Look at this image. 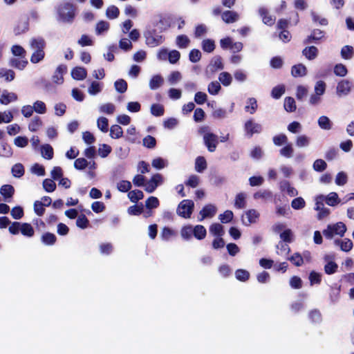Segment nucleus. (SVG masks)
Wrapping results in <instances>:
<instances>
[{
  "instance_id": "37",
  "label": "nucleus",
  "mask_w": 354,
  "mask_h": 354,
  "mask_svg": "<svg viewBox=\"0 0 354 354\" xmlns=\"http://www.w3.org/2000/svg\"><path fill=\"white\" fill-rule=\"evenodd\" d=\"M209 231L214 235L222 236L224 234V230L222 225L220 223H213L209 227Z\"/></svg>"
},
{
  "instance_id": "50",
  "label": "nucleus",
  "mask_w": 354,
  "mask_h": 354,
  "mask_svg": "<svg viewBox=\"0 0 354 354\" xmlns=\"http://www.w3.org/2000/svg\"><path fill=\"white\" fill-rule=\"evenodd\" d=\"M159 200L158 199V198L155 196H149L145 202V207L148 209L157 208L159 206Z\"/></svg>"
},
{
  "instance_id": "22",
  "label": "nucleus",
  "mask_w": 354,
  "mask_h": 354,
  "mask_svg": "<svg viewBox=\"0 0 354 354\" xmlns=\"http://www.w3.org/2000/svg\"><path fill=\"white\" fill-rule=\"evenodd\" d=\"M9 64L12 67L23 70L28 64V61L25 58H12L10 59Z\"/></svg>"
},
{
  "instance_id": "61",
  "label": "nucleus",
  "mask_w": 354,
  "mask_h": 354,
  "mask_svg": "<svg viewBox=\"0 0 354 354\" xmlns=\"http://www.w3.org/2000/svg\"><path fill=\"white\" fill-rule=\"evenodd\" d=\"M306 205L304 199L301 197L294 198L291 202V206L294 209H301Z\"/></svg>"
},
{
  "instance_id": "31",
  "label": "nucleus",
  "mask_w": 354,
  "mask_h": 354,
  "mask_svg": "<svg viewBox=\"0 0 354 354\" xmlns=\"http://www.w3.org/2000/svg\"><path fill=\"white\" fill-rule=\"evenodd\" d=\"M123 136V130L120 125L114 124L111 127L110 136L114 139H118Z\"/></svg>"
},
{
  "instance_id": "10",
  "label": "nucleus",
  "mask_w": 354,
  "mask_h": 354,
  "mask_svg": "<svg viewBox=\"0 0 354 354\" xmlns=\"http://www.w3.org/2000/svg\"><path fill=\"white\" fill-rule=\"evenodd\" d=\"M66 72V66L63 64L58 66L53 75V82L56 84H62L64 82L63 75Z\"/></svg>"
},
{
  "instance_id": "7",
  "label": "nucleus",
  "mask_w": 354,
  "mask_h": 354,
  "mask_svg": "<svg viewBox=\"0 0 354 354\" xmlns=\"http://www.w3.org/2000/svg\"><path fill=\"white\" fill-rule=\"evenodd\" d=\"M325 32L323 30L319 29H314L312 30L311 34L304 39V44H319L320 41L325 37Z\"/></svg>"
},
{
  "instance_id": "1",
  "label": "nucleus",
  "mask_w": 354,
  "mask_h": 354,
  "mask_svg": "<svg viewBox=\"0 0 354 354\" xmlns=\"http://www.w3.org/2000/svg\"><path fill=\"white\" fill-rule=\"evenodd\" d=\"M75 10L76 8L73 3L66 2L60 4L57 9V20L72 24L75 17Z\"/></svg>"
},
{
  "instance_id": "20",
  "label": "nucleus",
  "mask_w": 354,
  "mask_h": 354,
  "mask_svg": "<svg viewBox=\"0 0 354 354\" xmlns=\"http://www.w3.org/2000/svg\"><path fill=\"white\" fill-rule=\"evenodd\" d=\"M302 54L309 60L315 59L318 55V49L315 46L306 47L302 50Z\"/></svg>"
},
{
  "instance_id": "44",
  "label": "nucleus",
  "mask_w": 354,
  "mask_h": 354,
  "mask_svg": "<svg viewBox=\"0 0 354 354\" xmlns=\"http://www.w3.org/2000/svg\"><path fill=\"white\" fill-rule=\"evenodd\" d=\"M1 156L3 157H10L12 155V149L7 142H1L0 147Z\"/></svg>"
},
{
  "instance_id": "4",
  "label": "nucleus",
  "mask_w": 354,
  "mask_h": 354,
  "mask_svg": "<svg viewBox=\"0 0 354 354\" xmlns=\"http://www.w3.org/2000/svg\"><path fill=\"white\" fill-rule=\"evenodd\" d=\"M194 207V203L193 201L189 199L183 200L179 203L176 212L178 216L185 218H189L191 217Z\"/></svg>"
},
{
  "instance_id": "45",
  "label": "nucleus",
  "mask_w": 354,
  "mask_h": 354,
  "mask_svg": "<svg viewBox=\"0 0 354 354\" xmlns=\"http://www.w3.org/2000/svg\"><path fill=\"white\" fill-rule=\"evenodd\" d=\"M218 80L223 86H227L231 84L232 77L229 73L222 72L218 76Z\"/></svg>"
},
{
  "instance_id": "8",
  "label": "nucleus",
  "mask_w": 354,
  "mask_h": 354,
  "mask_svg": "<svg viewBox=\"0 0 354 354\" xmlns=\"http://www.w3.org/2000/svg\"><path fill=\"white\" fill-rule=\"evenodd\" d=\"M259 217V214L257 211L252 209L245 212V216H242L241 220L245 225L248 226L252 223H256Z\"/></svg>"
},
{
  "instance_id": "2",
  "label": "nucleus",
  "mask_w": 354,
  "mask_h": 354,
  "mask_svg": "<svg viewBox=\"0 0 354 354\" xmlns=\"http://www.w3.org/2000/svg\"><path fill=\"white\" fill-rule=\"evenodd\" d=\"M30 44L31 48L34 50V52L30 57V62L32 64H37L42 61L45 57V40L41 37L32 38L30 40Z\"/></svg>"
},
{
  "instance_id": "41",
  "label": "nucleus",
  "mask_w": 354,
  "mask_h": 354,
  "mask_svg": "<svg viewBox=\"0 0 354 354\" xmlns=\"http://www.w3.org/2000/svg\"><path fill=\"white\" fill-rule=\"evenodd\" d=\"M318 124L322 129L329 130L332 128L331 122L327 116L322 115L319 117Z\"/></svg>"
},
{
  "instance_id": "62",
  "label": "nucleus",
  "mask_w": 354,
  "mask_h": 354,
  "mask_svg": "<svg viewBox=\"0 0 354 354\" xmlns=\"http://www.w3.org/2000/svg\"><path fill=\"white\" fill-rule=\"evenodd\" d=\"M233 217L234 214L231 210H226L219 215V219L223 223H230L233 219Z\"/></svg>"
},
{
  "instance_id": "15",
  "label": "nucleus",
  "mask_w": 354,
  "mask_h": 354,
  "mask_svg": "<svg viewBox=\"0 0 354 354\" xmlns=\"http://www.w3.org/2000/svg\"><path fill=\"white\" fill-rule=\"evenodd\" d=\"M87 71L85 68L76 66L71 71V76L74 80H82L86 77Z\"/></svg>"
},
{
  "instance_id": "63",
  "label": "nucleus",
  "mask_w": 354,
  "mask_h": 354,
  "mask_svg": "<svg viewBox=\"0 0 354 354\" xmlns=\"http://www.w3.org/2000/svg\"><path fill=\"white\" fill-rule=\"evenodd\" d=\"M194 227L192 225L184 226L181 230V236L185 239H189L194 236Z\"/></svg>"
},
{
  "instance_id": "39",
  "label": "nucleus",
  "mask_w": 354,
  "mask_h": 354,
  "mask_svg": "<svg viewBox=\"0 0 354 354\" xmlns=\"http://www.w3.org/2000/svg\"><path fill=\"white\" fill-rule=\"evenodd\" d=\"M190 43V40L185 35H180L176 37V45L180 48H187Z\"/></svg>"
},
{
  "instance_id": "34",
  "label": "nucleus",
  "mask_w": 354,
  "mask_h": 354,
  "mask_svg": "<svg viewBox=\"0 0 354 354\" xmlns=\"http://www.w3.org/2000/svg\"><path fill=\"white\" fill-rule=\"evenodd\" d=\"M324 201H326V204L330 206H335L340 202L336 192H330L326 197H325Z\"/></svg>"
},
{
  "instance_id": "46",
  "label": "nucleus",
  "mask_w": 354,
  "mask_h": 354,
  "mask_svg": "<svg viewBox=\"0 0 354 354\" xmlns=\"http://www.w3.org/2000/svg\"><path fill=\"white\" fill-rule=\"evenodd\" d=\"M151 113L153 115L159 117L164 114L165 109L163 106L160 104H153L151 106Z\"/></svg>"
},
{
  "instance_id": "32",
  "label": "nucleus",
  "mask_w": 354,
  "mask_h": 354,
  "mask_svg": "<svg viewBox=\"0 0 354 354\" xmlns=\"http://www.w3.org/2000/svg\"><path fill=\"white\" fill-rule=\"evenodd\" d=\"M354 50L351 46H344L341 50V56L344 59H350L353 57Z\"/></svg>"
},
{
  "instance_id": "38",
  "label": "nucleus",
  "mask_w": 354,
  "mask_h": 354,
  "mask_svg": "<svg viewBox=\"0 0 354 354\" xmlns=\"http://www.w3.org/2000/svg\"><path fill=\"white\" fill-rule=\"evenodd\" d=\"M15 73L12 70L1 68H0V77H4L7 82L15 79Z\"/></svg>"
},
{
  "instance_id": "51",
  "label": "nucleus",
  "mask_w": 354,
  "mask_h": 354,
  "mask_svg": "<svg viewBox=\"0 0 354 354\" xmlns=\"http://www.w3.org/2000/svg\"><path fill=\"white\" fill-rule=\"evenodd\" d=\"M127 212L131 215H140L143 212V205L140 203L131 205L128 208Z\"/></svg>"
},
{
  "instance_id": "24",
  "label": "nucleus",
  "mask_w": 354,
  "mask_h": 354,
  "mask_svg": "<svg viewBox=\"0 0 354 354\" xmlns=\"http://www.w3.org/2000/svg\"><path fill=\"white\" fill-rule=\"evenodd\" d=\"M164 82V80L160 75H153L149 81V87L151 90L159 88Z\"/></svg>"
},
{
  "instance_id": "30",
  "label": "nucleus",
  "mask_w": 354,
  "mask_h": 354,
  "mask_svg": "<svg viewBox=\"0 0 354 354\" xmlns=\"http://www.w3.org/2000/svg\"><path fill=\"white\" fill-rule=\"evenodd\" d=\"M128 197L132 203H137L144 198V194L141 190L135 189L129 192Z\"/></svg>"
},
{
  "instance_id": "14",
  "label": "nucleus",
  "mask_w": 354,
  "mask_h": 354,
  "mask_svg": "<svg viewBox=\"0 0 354 354\" xmlns=\"http://www.w3.org/2000/svg\"><path fill=\"white\" fill-rule=\"evenodd\" d=\"M0 194L3 196L4 200L7 202H10L8 198H12L15 194V188L11 185H4L0 188Z\"/></svg>"
},
{
  "instance_id": "56",
  "label": "nucleus",
  "mask_w": 354,
  "mask_h": 354,
  "mask_svg": "<svg viewBox=\"0 0 354 354\" xmlns=\"http://www.w3.org/2000/svg\"><path fill=\"white\" fill-rule=\"evenodd\" d=\"M43 187L47 192H53L56 189V184L53 180L46 178L43 181Z\"/></svg>"
},
{
  "instance_id": "48",
  "label": "nucleus",
  "mask_w": 354,
  "mask_h": 354,
  "mask_svg": "<svg viewBox=\"0 0 354 354\" xmlns=\"http://www.w3.org/2000/svg\"><path fill=\"white\" fill-rule=\"evenodd\" d=\"M285 86L283 85H278L272 88L271 95L274 99H279L285 93Z\"/></svg>"
},
{
  "instance_id": "55",
  "label": "nucleus",
  "mask_w": 354,
  "mask_h": 354,
  "mask_svg": "<svg viewBox=\"0 0 354 354\" xmlns=\"http://www.w3.org/2000/svg\"><path fill=\"white\" fill-rule=\"evenodd\" d=\"M131 183L129 180H122L117 184L118 189L121 192H127L131 189Z\"/></svg>"
},
{
  "instance_id": "18",
  "label": "nucleus",
  "mask_w": 354,
  "mask_h": 354,
  "mask_svg": "<svg viewBox=\"0 0 354 354\" xmlns=\"http://www.w3.org/2000/svg\"><path fill=\"white\" fill-rule=\"evenodd\" d=\"M307 73L306 67L302 64H298L292 66L291 74L294 77H303Z\"/></svg>"
},
{
  "instance_id": "35",
  "label": "nucleus",
  "mask_w": 354,
  "mask_h": 354,
  "mask_svg": "<svg viewBox=\"0 0 354 354\" xmlns=\"http://www.w3.org/2000/svg\"><path fill=\"white\" fill-rule=\"evenodd\" d=\"M296 104L293 97H286L284 100V109L288 112H293L296 110Z\"/></svg>"
},
{
  "instance_id": "12",
  "label": "nucleus",
  "mask_w": 354,
  "mask_h": 354,
  "mask_svg": "<svg viewBox=\"0 0 354 354\" xmlns=\"http://www.w3.org/2000/svg\"><path fill=\"white\" fill-rule=\"evenodd\" d=\"M351 83L347 80H342L337 86V94L339 96L346 95L351 91Z\"/></svg>"
},
{
  "instance_id": "13",
  "label": "nucleus",
  "mask_w": 354,
  "mask_h": 354,
  "mask_svg": "<svg viewBox=\"0 0 354 354\" xmlns=\"http://www.w3.org/2000/svg\"><path fill=\"white\" fill-rule=\"evenodd\" d=\"M216 212V209L214 205L212 204H208L205 205L203 209L200 211V215L201 218L199 221H203L205 218H212L213 217Z\"/></svg>"
},
{
  "instance_id": "59",
  "label": "nucleus",
  "mask_w": 354,
  "mask_h": 354,
  "mask_svg": "<svg viewBox=\"0 0 354 354\" xmlns=\"http://www.w3.org/2000/svg\"><path fill=\"white\" fill-rule=\"evenodd\" d=\"M97 127L102 132H107L109 130V121L108 119L104 117H100L97 121Z\"/></svg>"
},
{
  "instance_id": "17",
  "label": "nucleus",
  "mask_w": 354,
  "mask_h": 354,
  "mask_svg": "<svg viewBox=\"0 0 354 354\" xmlns=\"http://www.w3.org/2000/svg\"><path fill=\"white\" fill-rule=\"evenodd\" d=\"M335 244L340 247L341 250L348 252L351 251L353 247L352 241L350 239L345 238L343 240H335Z\"/></svg>"
},
{
  "instance_id": "53",
  "label": "nucleus",
  "mask_w": 354,
  "mask_h": 354,
  "mask_svg": "<svg viewBox=\"0 0 354 354\" xmlns=\"http://www.w3.org/2000/svg\"><path fill=\"white\" fill-rule=\"evenodd\" d=\"M338 266L335 261H329L324 266V272L327 274H333L337 270Z\"/></svg>"
},
{
  "instance_id": "5",
  "label": "nucleus",
  "mask_w": 354,
  "mask_h": 354,
  "mask_svg": "<svg viewBox=\"0 0 354 354\" xmlns=\"http://www.w3.org/2000/svg\"><path fill=\"white\" fill-rule=\"evenodd\" d=\"M162 183V176L160 174H153L145 185V190L147 193L153 192L157 187Z\"/></svg>"
},
{
  "instance_id": "27",
  "label": "nucleus",
  "mask_w": 354,
  "mask_h": 354,
  "mask_svg": "<svg viewBox=\"0 0 354 354\" xmlns=\"http://www.w3.org/2000/svg\"><path fill=\"white\" fill-rule=\"evenodd\" d=\"M41 151L42 156L47 160H50L53 158L54 152L53 147L48 145L46 144L41 146Z\"/></svg>"
},
{
  "instance_id": "3",
  "label": "nucleus",
  "mask_w": 354,
  "mask_h": 354,
  "mask_svg": "<svg viewBox=\"0 0 354 354\" xmlns=\"http://www.w3.org/2000/svg\"><path fill=\"white\" fill-rule=\"evenodd\" d=\"M144 36L145 37L146 44L149 47L158 46L164 41L163 36L158 34L156 29L145 31Z\"/></svg>"
},
{
  "instance_id": "47",
  "label": "nucleus",
  "mask_w": 354,
  "mask_h": 354,
  "mask_svg": "<svg viewBox=\"0 0 354 354\" xmlns=\"http://www.w3.org/2000/svg\"><path fill=\"white\" fill-rule=\"evenodd\" d=\"M106 15L109 19H113L119 16L120 10L115 6H111L106 9Z\"/></svg>"
},
{
  "instance_id": "29",
  "label": "nucleus",
  "mask_w": 354,
  "mask_h": 354,
  "mask_svg": "<svg viewBox=\"0 0 354 354\" xmlns=\"http://www.w3.org/2000/svg\"><path fill=\"white\" fill-rule=\"evenodd\" d=\"M11 171L15 178H21L25 173L24 167L21 163H17L12 167Z\"/></svg>"
},
{
  "instance_id": "11",
  "label": "nucleus",
  "mask_w": 354,
  "mask_h": 354,
  "mask_svg": "<svg viewBox=\"0 0 354 354\" xmlns=\"http://www.w3.org/2000/svg\"><path fill=\"white\" fill-rule=\"evenodd\" d=\"M245 131L247 134L252 136L254 133H258L261 131V126L259 124L254 122L252 120H248L245 123Z\"/></svg>"
},
{
  "instance_id": "23",
  "label": "nucleus",
  "mask_w": 354,
  "mask_h": 354,
  "mask_svg": "<svg viewBox=\"0 0 354 354\" xmlns=\"http://www.w3.org/2000/svg\"><path fill=\"white\" fill-rule=\"evenodd\" d=\"M194 236L198 240H203L205 238L207 231L205 227L202 225H197L194 227Z\"/></svg>"
},
{
  "instance_id": "42",
  "label": "nucleus",
  "mask_w": 354,
  "mask_h": 354,
  "mask_svg": "<svg viewBox=\"0 0 354 354\" xmlns=\"http://www.w3.org/2000/svg\"><path fill=\"white\" fill-rule=\"evenodd\" d=\"M247 104L248 105L245 107V111L250 112L251 114L254 113L258 107L257 100L250 97L248 100Z\"/></svg>"
},
{
  "instance_id": "57",
  "label": "nucleus",
  "mask_w": 354,
  "mask_h": 354,
  "mask_svg": "<svg viewBox=\"0 0 354 354\" xmlns=\"http://www.w3.org/2000/svg\"><path fill=\"white\" fill-rule=\"evenodd\" d=\"M295 266L299 267L302 266L304 263V259L302 256L299 252L294 253L288 259Z\"/></svg>"
},
{
  "instance_id": "43",
  "label": "nucleus",
  "mask_w": 354,
  "mask_h": 354,
  "mask_svg": "<svg viewBox=\"0 0 354 354\" xmlns=\"http://www.w3.org/2000/svg\"><path fill=\"white\" fill-rule=\"evenodd\" d=\"M333 230L335 234H338L340 236H343L346 231V225L342 222L337 223L332 225Z\"/></svg>"
},
{
  "instance_id": "28",
  "label": "nucleus",
  "mask_w": 354,
  "mask_h": 354,
  "mask_svg": "<svg viewBox=\"0 0 354 354\" xmlns=\"http://www.w3.org/2000/svg\"><path fill=\"white\" fill-rule=\"evenodd\" d=\"M214 41L210 39H205L202 41V49L206 53H212L215 49Z\"/></svg>"
},
{
  "instance_id": "9",
  "label": "nucleus",
  "mask_w": 354,
  "mask_h": 354,
  "mask_svg": "<svg viewBox=\"0 0 354 354\" xmlns=\"http://www.w3.org/2000/svg\"><path fill=\"white\" fill-rule=\"evenodd\" d=\"M258 12L261 17L263 24L268 26H272L274 24L276 18L269 13V11L266 8H259Z\"/></svg>"
},
{
  "instance_id": "58",
  "label": "nucleus",
  "mask_w": 354,
  "mask_h": 354,
  "mask_svg": "<svg viewBox=\"0 0 354 354\" xmlns=\"http://www.w3.org/2000/svg\"><path fill=\"white\" fill-rule=\"evenodd\" d=\"M143 145L149 149H153L156 145V138L150 135L147 136L143 138Z\"/></svg>"
},
{
  "instance_id": "6",
  "label": "nucleus",
  "mask_w": 354,
  "mask_h": 354,
  "mask_svg": "<svg viewBox=\"0 0 354 354\" xmlns=\"http://www.w3.org/2000/svg\"><path fill=\"white\" fill-rule=\"evenodd\" d=\"M204 143L209 152L216 150L218 144V136L213 133H207L203 136Z\"/></svg>"
},
{
  "instance_id": "64",
  "label": "nucleus",
  "mask_w": 354,
  "mask_h": 354,
  "mask_svg": "<svg viewBox=\"0 0 354 354\" xmlns=\"http://www.w3.org/2000/svg\"><path fill=\"white\" fill-rule=\"evenodd\" d=\"M33 110L39 114H44L46 112V106L44 102L37 100L33 104Z\"/></svg>"
},
{
  "instance_id": "36",
  "label": "nucleus",
  "mask_w": 354,
  "mask_h": 354,
  "mask_svg": "<svg viewBox=\"0 0 354 354\" xmlns=\"http://www.w3.org/2000/svg\"><path fill=\"white\" fill-rule=\"evenodd\" d=\"M115 90L120 93H124L128 88L127 82L123 79H119L114 83Z\"/></svg>"
},
{
  "instance_id": "16",
  "label": "nucleus",
  "mask_w": 354,
  "mask_h": 354,
  "mask_svg": "<svg viewBox=\"0 0 354 354\" xmlns=\"http://www.w3.org/2000/svg\"><path fill=\"white\" fill-rule=\"evenodd\" d=\"M221 18L226 24H231L239 19V15L235 11L226 10L222 13Z\"/></svg>"
},
{
  "instance_id": "49",
  "label": "nucleus",
  "mask_w": 354,
  "mask_h": 354,
  "mask_svg": "<svg viewBox=\"0 0 354 354\" xmlns=\"http://www.w3.org/2000/svg\"><path fill=\"white\" fill-rule=\"evenodd\" d=\"M308 317L313 323H319L322 321V314L317 309L310 310L308 313Z\"/></svg>"
},
{
  "instance_id": "60",
  "label": "nucleus",
  "mask_w": 354,
  "mask_h": 354,
  "mask_svg": "<svg viewBox=\"0 0 354 354\" xmlns=\"http://www.w3.org/2000/svg\"><path fill=\"white\" fill-rule=\"evenodd\" d=\"M347 73L348 71L346 66L342 64H337L334 67V73L337 76L344 77Z\"/></svg>"
},
{
  "instance_id": "52",
  "label": "nucleus",
  "mask_w": 354,
  "mask_h": 354,
  "mask_svg": "<svg viewBox=\"0 0 354 354\" xmlns=\"http://www.w3.org/2000/svg\"><path fill=\"white\" fill-rule=\"evenodd\" d=\"M76 225L81 229H85L88 226L89 221L84 214H82L77 216Z\"/></svg>"
},
{
  "instance_id": "40",
  "label": "nucleus",
  "mask_w": 354,
  "mask_h": 354,
  "mask_svg": "<svg viewBox=\"0 0 354 354\" xmlns=\"http://www.w3.org/2000/svg\"><path fill=\"white\" fill-rule=\"evenodd\" d=\"M236 278L240 281H247L250 279V272L244 269H238L235 272Z\"/></svg>"
},
{
  "instance_id": "54",
  "label": "nucleus",
  "mask_w": 354,
  "mask_h": 354,
  "mask_svg": "<svg viewBox=\"0 0 354 354\" xmlns=\"http://www.w3.org/2000/svg\"><path fill=\"white\" fill-rule=\"evenodd\" d=\"M42 125V121L39 116H35L28 125L29 130L36 131Z\"/></svg>"
},
{
  "instance_id": "25",
  "label": "nucleus",
  "mask_w": 354,
  "mask_h": 354,
  "mask_svg": "<svg viewBox=\"0 0 354 354\" xmlns=\"http://www.w3.org/2000/svg\"><path fill=\"white\" fill-rule=\"evenodd\" d=\"M207 162L203 156H198L195 160V170L198 173H202L207 169Z\"/></svg>"
},
{
  "instance_id": "33",
  "label": "nucleus",
  "mask_w": 354,
  "mask_h": 354,
  "mask_svg": "<svg viewBox=\"0 0 354 354\" xmlns=\"http://www.w3.org/2000/svg\"><path fill=\"white\" fill-rule=\"evenodd\" d=\"M21 233L26 236L32 237L34 235L35 231L33 227L30 223H21Z\"/></svg>"
},
{
  "instance_id": "21",
  "label": "nucleus",
  "mask_w": 354,
  "mask_h": 354,
  "mask_svg": "<svg viewBox=\"0 0 354 354\" xmlns=\"http://www.w3.org/2000/svg\"><path fill=\"white\" fill-rule=\"evenodd\" d=\"M41 241L46 245H53L56 243L57 237L51 232H45L42 234Z\"/></svg>"
},
{
  "instance_id": "26",
  "label": "nucleus",
  "mask_w": 354,
  "mask_h": 354,
  "mask_svg": "<svg viewBox=\"0 0 354 354\" xmlns=\"http://www.w3.org/2000/svg\"><path fill=\"white\" fill-rule=\"evenodd\" d=\"M246 196L244 193H239L236 194L234 201V207L237 209H243L246 206Z\"/></svg>"
},
{
  "instance_id": "19",
  "label": "nucleus",
  "mask_w": 354,
  "mask_h": 354,
  "mask_svg": "<svg viewBox=\"0 0 354 354\" xmlns=\"http://www.w3.org/2000/svg\"><path fill=\"white\" fill-rule=\"evenodd\" d=\"M17 99V96L14 93H8L7 91H4L0 95V102L2 104H8L12 101H15Z\"/></svg>"
}]
</instances>
